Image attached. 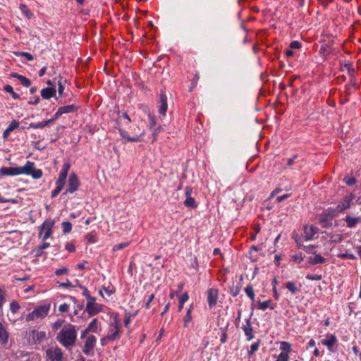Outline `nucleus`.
<instances>
[{"mask_svg":"<svg viewBox=\"0 0 361 361\" xmlns=\"http://www.w3.org/2000/svg\"><path fill=\"white\" fill-rule=\"evenodd\" d=\"M333 217V214L322 213L319 216L318 221L324 228H329L332 226Z\"/></svg>","mask_w":361,"mask_h":361,"instance_id":"17","label":"nucleus"},{"mask_svg":"<svg viewBox=\"0 0 361 361\" xmlns=\"http://www.w3.org/2000/svg\"><path fill=\"white\" fill-rule=\"evenodd\" d=\"M39 101L40 97L37 95H35L30 99V100L28 101V104L32 105H37V104H39Z\"/></svg>","mask_w":361,"mask_h":361,"instance_id":"50","label":"nucleus"},{"mask_svg":"<svg viewBox=\"0 0 361 361\" xmlns=\"http://www.w3.org/2000/svg\"><path fill=\"white\" fill-rule=\"evenodd\" d=\"M61 226L64 233H68L72 230V224L69 221L63 222Z\"/></svg>","mask_w":361,"mask_h":361,"instance_id":"41","label":"nucleus"},{"mask_svg":"<svg viewBox=\"0 0 361 361\" xmlns=\"http://www.w3.org/2000/svg\"><path fill=\"white\" fill-rule=\"evenodd\" d=\"M192 319V315H189V314H185L183 317V326L184 327H188L189 324L191 322Z\"/></svg>","mask_w":361,"mask_h":361,"instance_id":"46","label":"nucleus"},{"mask_svg":"<svg viewBox=\"0 0 361 361\" xmlns=\"http://www.w3.org/2000/svg\"><path fill=\"white\" fill-rule=\"evenodd\" d=\"M10 77L18 79L20 82L21 85L25 87H28L31 85V80L29 78L17 73H11L10 74Z\"/></svg>","mask_w":361,"mask_h":361,"instance_id":"25","label":"nucleus"},{"mask_svg":"<svg viewBox=\"0 0 361 361\" xmlns=\"http://www.w3.org/2000/svg\"><path fill=\"white\" fill-rule=\"evenodd\" d=\"M292 259L295 262H297L298 264L301 263L304 259L301 253L295 254V255H293Z\"/></svg>","mask_w":361,"mask_h":361,"instance_id":"49","label":"nucleus"},{"mask_svg":"<svg viewBox=\"0 0 361 361\" xmlns=\"http://www.w3.org/2000/svg\"><path fill=\"white\" fill-rule=\"evenodd\" d=\"M289 47L290 49H298L301 47V44L299 41L295 40L290 43Z\"/></svg>","mask_w":361,"mask_h":361,"instance_id":"52","label":"nucleus"},{"mask_svg":"<svg viewBox=\"0 0 361 361\" xmlns=\"http://www.w3.org/2000/svg\"><path fill=\"white\" fill-rule=\"evenodd\" d=\"M63 188L56 186L55 189L51 191V197H56L63 190Z\"/></svg>","mask_w":361,"mask_h":361,"instance_id":"53","label":"nucleus"},{"mask_svg":"<svg viewBox=\"0 0 361 361\" xmlns=\"http://www.w3.org/2000/svg\"><path fill=\"white\" fill-rule=\"evenodd\" d=\"M183 204L186 207L188 208L195 209L197 207V203L195 198H193L192 196L186 197Z\"/></svg>","mask_w":361,"mask_h":361,"instance_id":"31","label":"nucleus"},{"mask_svg":"<svg viewBox=\"0 0 361 361\" xmlns=\"http://www.w3.org/2000/svg\"><path fill=\"white\" fill-rule=\"evenodd\" d=\"M246 295L252 300L255 301V294L252 286L247 285L245 288Z\"/></svg>","mask_w":361,"mask_h":361,"instance_id":"38","label":"nucleus"},{"mask_svg":"<svg viewBox=\"0 0 361 361\" xmlns=\"http://www.w3.org/2000/svg\"><path fill=\"white\" fill-rule=\"evenodd\" d=\"M276 305L272 302L271 300H268L264 302H259L257 305V308L261 310H266L267 308L271 310L274 309Z\"/></svg>","mask_w":361,"mask_h":361,"instance_id":"29","label":"nucleus"},{"mask_svg":"<svg viewBox=\"0 0 361 361\" xmlns=\"http://www.w3.org/2000/svg\"><path fill=\"white\" fill-rule=\"evenodd\" d=\"M56 340L63 347L70 349L74 346L77 338V331L74 325H64L56 336Z\"/></svg>","mask_w":361,"mask_h":361,"instance_id":"2","label":"nucleus"},{"mask_svg":"<svg viewBox=\"0 0 361 361\" xmlns=\"http://www.w3.org/2000/svg\"><path fill=\"white\" fill-rule=\"evenodd\" d=\"M66 180L63 178H58L56 181V186L63 188Z\"/></svg>","mask_w":361,"mask_h":361,"instance_id":"58","label":"nucleus"},{"mask_svg":"<svg viewBox=\"0 0 361 361\" xmlns=\"http://www.w3.org/2000/svg\"><path fill=\"white\" fill-rule=\"evenodd\" d=\"M154 299V294H150L149 296H148V298L145 302V307L146 309H149L150 307V304L151 302L153 301V300Z\"/></svg>","mask_w":361,"mask_h":361,"instance_id":"56","label":"nucleus"},{"mask_svg":"<svg viewBox=\"0 0 361 361\" xmlns=\"http://www.w3.org/2000/svg\"><path fill=\"white\" fill-rule=\"evenodd\" d=\"M219 298V290L217 288H211L207 291V301L209 309H212L216 305Z\"/></svg>","mask_w":361,"mask_h":361,"instance_id":"12","label":"nucleus"},{"mask_svg":"<svg viewBox=\"0 0 361 361\" xmlns=\"http://www.w3.org/2000/svg\"><path fill=\"white\" fill-rule=\"evenodd\" d=\"M59 286L64 288L72 287V283L68 279H67L66 282L61 283Z\"/></svg>","mask_w":361,"mask_h":361,"instance_id":"64","label":"nucleus"},{"mask_svg":"<svg viewBox=\"0 0 361 361\" xmlns=\"http://www.w3.org/2000/svg\"><path fill=\"white\" fill-rule=\"evenodd\" d=\"M19 127V122L16 120H13L6 130L3 133V139L6 140L10 135L11 133L13 132L15 129Z\"/></svg>","mask_w":361,"mask_h":361,"instance_id":"21","label":"nucleus"},{"mask_svg":"<svg viewBox=\"0 0 361 361\" xmlns=\"http://www.w3.org/2000/svg\"><path fill=\"white\" fill-rule=\"evenodd\" d=\"M331 240L332 242L338 243L342 240V235L340 234H336L331 237Z\"/></svg>","mask_w":361,"mask_h":361,"instance_id":"60","label":"nucleus"},{"mask_svg":"<svg viewBox=\"0 0 361 361\" xmlns=\"http://www.w3.org/2000/svg\"><path fill=\"white\" fill-rule=\"evenodd\" d=\"M55 224L54 220L46 219L43 224L39 227V238L42 241H46L53 234V228Z\"/></svg>","mask_w":361,"mask_h":361,"instance_id":"8","label":"nucleus"},{"mask_svg":"<svg viewBox=\"0 0 361 361\" xmlns=\"http://www.w3.org/2000/svg\"><path fill=\"white\" fill-rule=\"evenodd\" d=\"M167 97L166 94L161 93L159 96V104L158 105L159 113L162 116H166L167 111Z\"/></svg>","mask_w":361,"mask_h":361,"instance_id":"19","label":"nucleus"},{"mask_svg":"<svg viewBox=\"0 0 361 361\" xmlns=\"http://www.w3.org/2000/svg\"><path fill=\"white\" fill-rule=\"evenodd\" d=\"M130 245V243L129 242H125V243H119V244H117V245H115L114 247H113V250L114 251H116V250H122V249H124L127 247H128Z\"/></svg>","mask_w":361,"mask_h":361,"instance_id":"43","label":"nucleus"},{"mask_svg":"<svg viewBox=\"0 0 361 361\" xmlns=\"http://www.w3.org/2000/svg\"><path fill=\"white\" fill-rule=\"evenodd\" d=\"M242 329L246 336L247 341H251L254 338V331L251 325L250 319H245V324L242 326Z\"/></svg>","mask_w":361,"mask_h":361,"instance_id":"18","label":"nucleus"},{"mask_svg":"<svg viewBox=\"0 0 361 361\" xmlns=\"http://www.w3.org/2000/svg\"><path fill=\"white\" fill-rule=\"evenodd\" d=\"M70 310V305L68 303H63L59 307V312L60 313H66Z\"/></svg>","mask_w":361,"mask_h":361,"instance_id":"44","label":"nucleus"},{"mask_svg":"<svg viewBox=\"0 0 361 361\" xmlns=\"http://www.w3.org/2000/svg\"><path fill=\"white\" fill-rule=\"evenodd\" d=\"M68 272V269L66 267H63L61 269H58L54 271L56 276H59L61 275L66 274Z\"/></svg>","mask_w":361,"mask_h":361,"instance_id":"48","label":"nucleus"},{"mask_svg":"<svg viewBox=\"0 0 361 361\" xmlns=\"http://www.w3.org/2000/svg\"><path fill=\"white\" fill-rule=\"evenodd\" d=\"M119 134L124 142H137L142 140L145 135V130H142L140 127L137 126L130 129V135L128 132L123 128H118Z\"/></svg>","mask_w":361,"mask_h":361,"instance_id":"5","label":"nucleus"},{"mask_svg":"<svg viewBox=\"0 0 361 361\" xmlns=\"http://www.w3.org/2000/svg\"><path fill=\"white\" fill-rule=\"evenodd\" d=\"M63 323L64 320L59 319L52 324L51 328L54 331H56L63 326Z\"/></svg>","mask_w":361,"mask_h":361,"instance_id":"40","label":"nucleus"},{"mask_svg":"<svg viewBox=\"0 0 361 361\" xmlns=\"http://www.w3.org/2000/svg\"><path fill=\"white\" fill-rule=\"evenodd\" d=\"M98 329L99 322L97 318H94L90 322L87 328H85V329H84V331H82L80 338L83 339L90 333H97Z\"/></svg>","mask_w":361,"mask_h":361,"instance_id":"16","label":"nucleus"},{"mask_svg":"<svg viewBox=\"0 0 361 361\" xmlns=\"http://www.w3.org/2000/svg\"><path fill=\"white\" fill-rule=\"evenodd\" d=\"M284 54L288 58H290L294 55L293 51H292V49H287L284 50Z\"/></svg>","mask_w":361,"mask_h":361,"instance_id":"63","label":"nucleus"},{"mask_svg":"<svg viewBox=\"0 0 361 361\" xmlns=\"http://www.w3.org/2000/svg\"><path fill=\"white\" fill-rule=\"evenodd\" d=\"M8 341V332L6 327L0 322V343L6 345Z\"/></svg>","mask_w":361,"mask_h":361,"instance_id":"26","label":"nucleus"},{"mask_svg":"<svg viewBox=\"0 0 361 361\" xmlns=\"http://www.w3.org/2000/svg\"><path fill=\"white\" fill-rule=\"evenodd\" d=\"M65 248L69 252H75V247L71 243H67L65 245Z\"/></svg>","mask_w":361,"mask_h":361,"instance_id":"51","label":"nucleus"},{"mask_svg":"<svg viewBox=\"0 0 361 361\" xmlns=\"http://www.w3.org/2000/svg\"><path fill=\"white\" fill-rule=\"evenodd\" d=\"M3 89L4 91H6V92H8L9 94L13 93V91H14L13 87L10 85H4Z\"/></svg>","mask_w":361,"mask_h":361,"instance_id":"62","label":"nucleus"},{"mask_svg":"<svg viewBox=\"0 0 361 361\" xmlns=\"http://www.w3.org/2000/svg\"><path fill=\"white\" fill-rule=\"evenodd\" d=\"M5 301H6L5 290L0 288V309L2 308Z\"/></svg>","mask_w":361,"mask_h":361,"instance_id":"47","label":"nucleus"},{"mask_svg":"<svg viewBox=\"0 0 361 361\" xmlns=\"http://www.w3.org/2000/svg\"><path fill=\"white\" fill-rule=\"evenodd\" d=\"M122 332V325L118 318V313H112L111 315L110 323L105 337L102 338L103 343L104 341H114L121 338Z\"/></svg>","mask_w":361,"mask_h":361,"instance_id":"3","label":"nucleus"},{"mask_svg":"<svg viewBox=\"0 0 361 361\" xmlns=\"http://www.w3.org/2000/svg\"><path fill=\"white\" fill-rule=\"evenodd\" d=\"M322 275L307 274L306 279L310 281H320L322 279Z\"/></svg>","mask_w":361,"mask_h":361,"instance_id":"45","label":"nucleus"},{"mask_svg":"<svg viewBox=\"0 0 361 361\" xmlns=\"http://www.w3.org/2000/svg\"><path fill=\"white\" fill-rule=\"evenodd\" d=\"M279 355H273L272 357L275 358V361H289L290 355L292 352V345L287 341L279 342Z\"/></svg>","mask_w":361,"mask_h":361,"instance_id":"7","label":"nucleus"},{"mask_svg":"<svg viewBox=\"0 0 361 361\" xmlns=\"http://www.w3.org/2000/svg\"><path fill=\"white\" fill-rule=\"evenodd\" d=\"M9 309L13 314H16L19 312V310L20 309V305L18 301L12 300L10 303Z\"/></svg>","mask_w":361,"mask_h":361,"instance_id":"32","label":"nucleus"},{"mask_svg":"<svg viewBox=\"0 0 361 361\" xmlns=\"http://www.w3.org/2000/svg\"><path fill=\"white\" fill-rule=\"evenodd\" d=\"M310 262L312 264L323 263L325 259L320 255L315 254L314 256L310 257Z\"/></svg>","mask_w":361,"mask_h":361,"instance_id":"33","label":"nucleus"},{"mask_svg":"<svg viewBox=\"0 0 361 361\" xmlns=\"http://www.w3.org/2000/svg\"><path fill=\"white\" fill-rule=\"evenodd\" d=\"M44 358V361H63L64 354L58 345H51L45 350Z\"/></svg>","mask_w":361,"mask_h":361,"instance_id":"6","label":"nucleus"},{"mask_svg":"<svg viewBox=\"0 0 361 361\" xmlns=\"http://www.w3.org/2000/svg\"><path fill=\"white\" fill-rule=\"evenodd\" d=\"M70 168H71L70 163L68 161L65 162L62 166V169L60 171L58 178H63V179L66 180Z\"/></svg>","mask_w":361,"mask_h":361,"instance_id":"30","label":"nucleus"},{"mask_svg":"<svg viewBox=\"0 0 361 361\" xmlns=\"http://www.w3.org/2000/svg\"><path fill=\"white\" fill-rule=\"evenodd\" d=\"M350 200H346L344 202H343L341 204H338L337 206V210L338 211H343L346 209H348L350 207Z\"/></svg>","mask_w":361,"mask_h":361,"instance_id":"42","label":"nucleus"},{"mask_svg":"<svg viewBox=\"0 0 361 361\" xmlns=\"http://www.w3.org/2000/svg\"><path fill=\"white\" fill-rule=\"evenodd\" d=\"M31 176L34 179H39L42 177V169L35 168V164L27 161L23 166L0 168V176H15L18 175Z\"/></svg>","mask_w":361,"mask_h":361,"instance_id":"1","label":"nucleus"},{"mask_svg":"<svg viewBox=\"0 0 361 361\" xmlns=\"http://www.w3.org/2000/svg\"><path fill=\"white\" fill-rule=\"evenodd\" d=\"M51 303L44 302L39 305H37L34 310L25 315V321L27 322L42 320L49 313Z\"/></svg>","mask_w":361,"mask_h":361,"instance_id":"4","label":"nucleus"},{"mask_svg":"<svg viewBox=\"0 0 361 361\" xmlns=\"http://www.w3.org/2000/svg\"><path fill=\"white\" fill-rule=\"evenodd\" d=\"M13 54L16 56H24L26 58L27 61H32L34 59L33 56L28 53L24 51H13Z\"/></svg>","mask_w":361,"mask_h":361,"instance_id":"39","label":"nucleus"},{"mask_svg":"<svg viewBox=\"0 0 361 361\" xmlns=\"http://www.w3.org/2000/svg\"><path fill=\"white\" fill-rule=\"evenodd\" d=\"M192 188L191 186H186L184 189L185 198L188 197H191L192 194Z\"/></svg>","mask_w":361,"mask_h":361,"instance_id":"57","label":"nucleus"},{"mask_svg":"<svg viewBox=\"0 0 361 361\" xmlns=\"http://www.w3.org/2000/svg\"><path fill=\"white\" fill-rule=\"evenodd\" d=\"M338 342V339L336 336L332 334H327L325 336V338L322 339L321 341V343L323 345H325L327 347L328 350L330 352H334V345Z\"/></svg>","mask_w":361,"mask_h":361,"instance_id":"14","label":"nucleus"},{"mask_svg":"<svg viewBox=\"0 0 361 361\" xmlns=\"http://www.w3.org/2000/svg\"><path fill=\"white\" fill-rule=\"evenodd\" d=\"M344 181L348 185H353L356 182L355 179L354 178H351V177L345 178Z\"/></svg>","mask_w":361,"mask_h":361,"instance_id":"59","label":"nucleus"},{"mask_svg":"<svg viewBox=\"0 0 361 361\" xmlns=\"http://www.w3.org/2000/svg\"><path fill=\"white\" fill-rule=\"evenodd\" d=\"M319 232V228L317 226L313 224L305 225L303 228L302 236L307 241L312 240L317 238Z\"/></svg>","mask_w":361,"mask_h":361,"instance_id":"10","label":"nucleus"},{"mask_svg":"<svg viewBox=\"0 0 361 361\" xmlns=\"http://www.w3.org/2000/svg\"><path fill=\"white\" fill-rule=\"evenodd\" d=\"M286 288L292 293L295 294L297 292L300 290V289L296 286V284L293 281H288L286 283Z\"/></svg>","mask_w":361,"mask_h":361,"instance_id":"35","label":"nucleus"},{"mask_svg":"<svg viewBox=\"0 0 361 361\" xmlns=\"http://www.w3.org/2000/svg\"><path fill=\"white\" fill-rule=\"evenodd\" d=\"M344 220L346 222L347 226L348 228H354L357 224L361 222V217H352L348 216L345 218Z\"/></svg>","mask_w":361,"mask_h":361,"instance_id":"27","label":"nucleus"},{"mask_svg":"<svg viewBox=\"0 0 361 361\" xmlns=\"http://www.w3.org/2000/svg\"><path fill=\"white\" fill-rule=\"evenodd\" d=\"M189 299V295L187 292H185L179 298L178 301V311L180 312L183 308V305L185 302H186Z\"/></svg>","mask_w":361,"mask_h":361,"instance_id":"34","label":"nucleus"},{"mask_svg":"<svg viewBox=\"0 0 361 361\" xmlns=\"http://www.w3.org/2000/svg\"><path fill=\"white\" fill-rule=\"evenodd\" d=\"M64 91V86L61 81L58 82V92L59 96H62Z\"/></svg>","mask_w":361,"mask_h":361,"instance_id":"61","label":"nucleus"},{"mask_svg":"<svg viewBox=\"0 0 361 361\" xmlns=\"http://www.w3.org/2000/svg\"><path fill=\"white\" fill-rule=\"evenodd\" d=\"M30 336H32L35 343H40L45 339L47 334L45 331L32 330L30 332Z\"/></svg>","mask_w":361,"mask_h":361,"instance_id":"24","label":"nucleus"},{"mask_svg":"<svg viewBox=\"0 0 361 361\" xmlns=\"http://www.w3.org/2000/svg\"><path fill=\"white\" fill-rule=\"evenodd\" d=\"M63 188L56 186L55 189L51 191V197H56L63 190Z\"/></svg>","mask_w":361,"mask_h":361,"instance_id":"54","label":"nucleus"},{"mask_svg":"<svg viewBox=\"0 0 361 361\" xmlns=\"http://www.w3.org/2000/svg\"><path fill=\"white\" fill-rule=\"evenodd\" d=\"M19 8L21 11L22 13L24 15L25 18L28 20H30L34 18V14L31 11V10L27 7V5L24 4H20L19 5Z\"/></svg>","mask_w":361,"mask_h":361,"instance_id":"28","label":"nucleus"},{"mask_svg":"<svg viewBox=\"0 0 361 361\" xmlns=\"http://www.w3.org/2000/svg\"><path fill=\"white\" fill-rule=\"evenodd\" d=\"M103 305L97 303L95 298H91L90 300H87L85 311L90 317L94 316L102 312Z\"/></svg>","mask_w":361,"mask_h":361,"instance_id":"9","label":"nucleus"},{"mask_svg":"<svg viewBox=\"0 0 361 361\" xmlns=\"http://www.w3.org/2000/svg\"><path fill=\"white\" fill-rule=\"evenodd\" d=\"M56 121L55 118L53 117L50 119H48L47 121L38 122V123H31L29 126L30 128L32 129H42L47 126H48L49 124L54 123Z\"/></svg>","mask_w":361,"mask_h":361,"instance_id":"22","label":"nucleus"},{"mask_svg":"<svg viewBox=\"0 0 361 361\" xmlns=\"http://www.w3.org/2000/svg\"><path fill=\"white\" fill-rule=\"evenodd\" d=\"M85 341L84 343L83 347V353L88 355L91 353L92 350L94 349L95 344L97 343V338L93 335H89L86 336L85 337Z\"/></svg>","mask_w":361,"mask_h":361,"instance_id":"13","label":"nucleus"},{"mask_svg":"<svg viewBox=\"0 0 361 361\" xmlns=\"http://www.w3.org/2000/svg\"><path fill=\"white\" fill-rule=\"evenodd\" d=\"M147 118L149 120V126L148 127L149 129H152L153 127H154L157 125V118L150 111H148V113H147Z\"/></svg>","mask_w":361,"mask_h":361,"instance_id":"37","label":"nucleus"},{"mask_svg":"<svg viewBox=\"0 0 361 361\" xmlns=\"http://www.w3.org/2000/svg\"><path fill=\"white\" fill-rule=\"evenodd\" d=\"M78 106L75 104H70L63 106H61L58 109L55 113L54 117L57 120L61 116L65 114L73 113L78 111Z\"/></svg>","mask_w":361,"mask_h":361,"instance_id":"15","label":"nucleus"},{"mask_svg":"<svg viewBox=\"0 0 361 361\" xmlns=\"http://www.w3.org/2000/svg\"><path fill=\"white\" fill-rule=\"evenodd\" d=\"M63 188L56 186L55 189L51 191V197H56L63 190Z\"/></svg>","mask_w":361,"mask_h":361,"instance_id":"55","label":"nucleus"},{"mask_svg":"<svg viewBox=\"0 0 361 361\" xmlns=\"http://www.w3.org/2000/svg\"><path fill=\"white\" fill-rule=\"evenodd\" d=\"M80 185L79 178L75 173L73 172L68 180V187L63 194L73 193L77 191Z\"/></svg>","mask_w":361,"mask_h":361,"instance_id":"11","label":"nucleus"},{"mask_svg":"<svg viewBox=\"0 0 361 361\" xmlns=\"http://www.w3.org/2000/svg\"><path fill=\"white\" fill-rule=\"evenodd\" d=\"M260 345V340H257V341L255 342L250 345V348L248 350V356L251 357L255 354L256 351L258 350Z\"/></svg>","mask_w":361,"mask_h":361,"instance_id":"36","label":"nucleus"},{"mask_svg":"<svg viewBox=\"0 0 361 361\" xmlns=\"http://www.w3.org/2000/svg\"><path fill=\"white\" fill-rule=\"evenodd\" d=\"M130 122L131 119L126 112L122 113L117 118V123L119 128L128 126Z\"/></svg>","mask_w":361,"mask_h":361,"instance_id":"23","label":"nucleus"},{"mask_svg":"<svg viewBox=\"0 0 361 361\" xmlns=\"http://www.w3.org/2000/svg\"><path fill=\"white\" fill-rule=\"evenodd\" d=\"M41 96L44 99H49L51 97H55L56 94V90L55 87H49L43 88L41 92Z\"/></svg>","mask_w":361,"mask_h":361,"instance_id":"20","label":"nucleus"}]
</instances>
